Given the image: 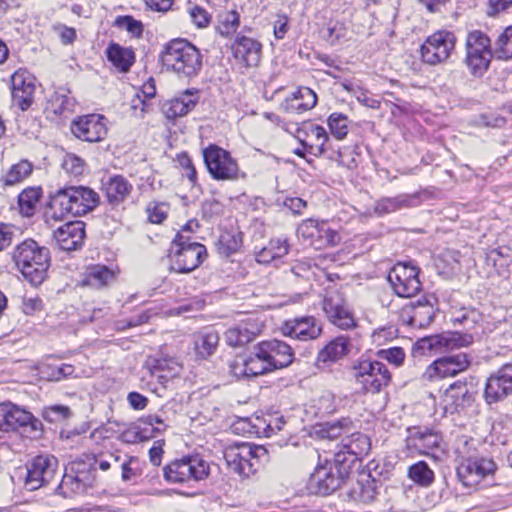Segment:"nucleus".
<instances>
[{
	"instance_id": "obj_59",
	"label": "nucleus",
	"mask_w": 512,
	"mask_h": 512,
	"mask_svg": "<svg viewBox=\"0 0 512 512\" xmlns=\"http://www.w3.org/2000/svg\"><path fill=\"white\" fill-rule=\"evenodd\" d=\"M158 369L160 370H165L167 369L168 370V373L165 374V375H159L158 378L159 379H163V380H168L169 378H172V377H175L177 376L180 371H181V366L179 365L178 362L174 361V360H164V361H159V364H158Z\"/></svg>"
},
{
	"instance_id": "obj_42",
	"label": "nucleus",
	"mask_w": 512,
	"mask_h": 512,
	"mask_svg": "<svg viewBox=\"0 0 512 512\" xmlns=\"http://www.w3.org/2000/svg\"><path fill=\"white\" fill-rule=\"evenodd\" d=\"M41 197V189L29 187L18 196L19 209L22 215L30 217L34 214Z\"/></svg>"
},
{
	"instance_id": "obj_37",
	"label": "nucleus",
	"mask_w": 512,
	"mask_h": 512,
	"mask_svg": "<svg viewBox=\"0 0 512 512\" xmlns=\"http://www.w3.org/2000/svg\"><path fill=\"white\" fill-rule=\"evenodd\" d=\"M33 171V164L26 159L11 165L1 176L3 186H14L27 179Z\"/></svg>"
},
{
	"instance_id": "obj_33",
	"label": "nucleus",
	"mask_w": 512,
	"mask_h": 512,
	"mask_svg": "<svg viewBox=\"0 0 512 512\" xmlns=\"http://www.w3.org/2000/svg\"><path fill=\"white\" fill-rule=\"evenodd\" d=\"M105 52L112 65L123 73L128 72L135 61L133 50L118 43H110Z\"/></svg>"
},
{
	"instance_id": "obj_7",
	"label": "nucleus",
	"mask_w": 512,
	"mask_h": 512,
	"mask_svg": "<svg viewBox=\"0 0 512 512\" xmlns=\"http://www.w3.org/2000/svg\"><path fill=\"white\" fill-rule=\"evenodd\" d=\"M207 257L206 247L198 242H191L189 237L177 233L172 241L169 253V270L187 274L195 270Z\"/></svg>"
},
{
	"instance_id": "obj_24",
	"label": "nucleus",
	"mask_w": 512,
	"mask_h": 512,
	"mask_svg": "<svg viewBox=\"0 0 512 512\" xmlns=\"http://www.w3.org/2000/svg\"><path fill=\"white\" fill-rule=\"evenodd\" d=\"M281 332L284 336L300 341L314 340L321 335L322 324L313 316H304L284 322Z\"/></svg>"
},
{
	"instance_id": "obj_10",
	"label": "nucleus",
	"mask_w": 512,
	"mask_h": 512,
	"mask_svg": "<svg viewBox=\"0 0 512 512\" xmlns=\"http://www.w3.org/2000/svg\"><path fill=\"white\" fill-rule=\"evenodd\" d=\"M498 469L492 458L463 459L457 466V477L466 487L477 489L483 482H490Z\"/></svg>"
},
{
	"instance_id": "obj_58",
	"label": "nucleus",
	"mask_w": 512,
	"mask_h": 512,
	"mask_svg": "<svg viewBox=\"0 0 512 512\" xmlns=\"http://www.w3.org/2000/svg\"><path fill=\"white\" fill-rule=\"evenodd\" d=\"M189 16L192 22L199 28L206 27L209 24L210 17L207 11L199 6L190 7Z\"/></svg>"
},
{
	"instance_id": "obj_16",
	"label": "nucleus",
	"mask_w": 512,
	"mask_h": 512,
	"mask_svg": "<svg viewBox=\"0 0 512 512\" xmlns=\"http://www.w3.org/2000/svg\"><path fill=\"white\" fill-rule=\"evenodd\" d=\"M337 465V463L330 461L319 464L309 478V490L322 496L330 495L336 491L342 483V476Z\"/></svg>"
},
{
	"instance_id": "obj_51",
	"label": "nucleus",
	"mask_w": 512,
	"mask_h": 512,
	"mask_svg": "<svg viewBox=\"0 0 512 512\" xmlns=\"http://www.w3.org/2000/svg\"><path fill=\"white\" fill-rule=\"evenodd\" d=\"M328 125L332 135L342 140L348 133V118L342 113H332L328 118Z\"/></svg>"
},
{
	"instance_id": "obj_21",
	"label": "nucleus",
	"mask_w": 512,
	"mask_h": 512,
	"mask_svg": "<svg viewBox=\"0 0 512 512\" xmlns=\"http://www.w3.org/2000/svg\"><path fill=\"white\" fill-rule=\"evenodd\" d=\"M510 394H512V364H506L487 379L484 396L486 402L492 404Z\"/></svg>"
},
{
	"instance_id": "obj_35",
	"label": "nucleus",
	"mask_w": 512,
	"mask_h": 512,
	"mask_svg": "<svg viewBox=\"0 0 512 512\" xmlns=\"http://www.w3.org/2000/svg\"><path fill=\"white\" fill-rule=\"evenodd\" d=\"M218 343L219 335L213 329L200 331L194 336L195 352L202 359L211 356L216 351Z\"/></svg>"
},
{
	"instance_id": "obj_49",
	"label": "nucleus",
	"mask_w": 512,
	"mask_h": 512,
	"mask_svg": "<svg viewBox=\"0 0 512 512\" xmlns=\"http://www.w3.org/2000/svg\"><path fill=\"white\" fill-rule=\"evenodd\" d=\"M148 220L152 224L163 223L170 211V205L167 202L151 201L146 206Z\"/></svg>"
},
{
	"instance_id": "obj_14",
	"label": "nucleus",
	"mask_w": 512,
	"mask_h": 512,
	"mask_svg": "<svg viewBox=\"0 0 512 512\" xmlns=\"http://www.w3.org/2000/svg\"><path fill=\"white\" fill-rule=\"evenodd\" d=\"M297 234L317 249L334 247L341 241L340 234L328 227L326 222L313 219L302 221L297 228Z\"/></svg>"
},
{
	"instance_id": "obj_62",
	"label": "nucleus",
	"mask_w": 512,
	"mask_h": 512,
	"mask_svg": "<svg viewBox=\"0 0 512 512\" xmlns=\"http://www.w3.org/2000/svg\"><path fill=\"white\" fill-rule=\"evenodd\" d=\"M14 236L15 232L13 227L0 223V251L12 244Z\"/></svg>"
},
{
	"instance_id": "obj_18",
	"label": "nucleus",
	"mask_w": 512,
	"mask_h": 512,
	"mask_svg": "<svg viewBox=\"0 0 512 512\" xmlns=\"http://www.w3.org/2000/svg\"><path fill=\"white\" fill-rule=\"evenodd\" d=\"M70 129L76 138L90 143L102 141L108 132L106 119L100 114L79 116L72 121Z\"/></svg>"
},
{
	"instance_id": "obj_20",
	"label": "nucleus",
	"mask_w": 512,
	"mask_h": 512,
	"mask_svg": "<svg viewBox=\"0 0 512 512\" xmlns=\"http://www.w3.org/2000/svg\"><path fill=\"white\" fill-rule=\"evenodd\" d=\"M35 89V78L27 70L19 69L12 74V100L22 111L31 106Z\"/></svg>"
},
{
	"instance_id": "obj_34",
	"label": "nucleus",
	"mask_w": 512,
	"mask_h": 512,
	"mask_svg": "<svg viewBox=\"0 0 512 512\" xmlns=\"http://www.w3.org/2000/svg\"><path fill=\"white\" fill-rule=\"evenodd\" d=\"M289 245L286 239L275 238L271 239L269 243L255 253L256 260L261 264H269L277 259L287 255Z\"/></svg>"
},
{
	"instance_id": "obj_11",
	"label": "nucleus",
	"mask_w": 512,
	"mask_h": 512,
	"mask_svg": "<svg viewBox=\"0 0 512 512\" xmlns=\"http://www.w3.org/2000/svg\"><path fill=\"white\" fill-rule=\"evenodd\" d=\"M209 475V465L199 456L177 459L164 467V478L169 483L200 481Z\"/></svg>"
},
{
	"instance_id": "obj_45",
	"label": "nucleus",
	"mask_w": 512,
	"mask_h": 512,
	"mask_svg": "<svg viewBox=\"0 0 512 512\" xmlns=\"http://www.w3.org/2000/svg\"><path fill=\"white\" fill-rule=\"evenodd\" d=\"M327 320L341 330H350L357 326L354 315L350 311L347 303L337 310L336 313L327 318Z\"/></svg>"
},
{
	"instance_id": "obj_61",
	"label": "nucleus",
	"mask_w": 512,
	"mask_h": 512,
	"mask_svg": "<svg viewBox=\"0 0 512 512\" xmlns=\"http://www.w3.org/2000/svg\"><path fill=\"white\" fill-rule=\"evenodd\" d=\"M235 328L241 332V334H239V337L243 339V344L245 345L253 341L254 338L260 334L263 325H254L252 329H247V325H242L240 323L239 325L235 326Z\"/></svg>"
},
{
	"instance_id": "obj_13",
	"label": "nucleus",
	"mask_w": 512,
	"mask_h": 512,
	"mask_svg": "<svg viewBox=\"0 0 512 512\" xmlns=\"http://www.w3.org/2000/svg\"><path fill=\"white\" fill-rule=\"evenodd\" d=\"M419 269L407 263H397L388 273V281L399 297L410 298L421 290Z\"/></svg>"
},
{
	"instance_id": "obj_46",
	"label": "nucleus",
	"mask_w": 512,
	"mask_h": 512,
	"mask_svg": "<svg viewBox=\"0 0 512 512\" xmlns=\"http://www.w3.org/2000/svg\"><path fill=\"white\" fill-rule=\"evenodd\" d=\"M344 304L346 300L343 294L338 290L327 291L321 301V309L326 316L329 318L332 314L336 313Z\"/></svg>"
},
{
	"instance_id": "obj_8",
	"label": "nucleus",
	"mask_w": 512,
	"mask_h": 512,
	"mask_svg": "<svg viewBox=\"0 0 512 512\" xmlns=\"http://www.w3.org/2000/svg\"><path fill=\"white\" fill-rule=\"evenodd\" d=\"M204 164L212 179L217 181H237L245 177L238 161L229 151L216 144H210L202 150Z\"/></svg>"
},
{
	"instance_id": "obj_47",
	"label": "nucleus",
	"mask_w": 512,
	"mask_h": 512,
	"mask_svg": "<svg viewBox=\"0 0 512 512\" xmlns=\"http://www.w3.org/2000/svg\"><path fill=\"white\" fill-rule=\"evenodd\" d=\"M353 430V422L349 418H343L335 422H329L325 424V428L322 430L326 437L329 439L343 438Z\"/></svg>"
},
{
	"instance_id": "obj_26",
	"label": "nucleus",
	"mask_w": 512,
	"mask_h": 512,
	"mask_svg": "<svg viewBox=\"0 0 512 512\" xmlns=\"http://www.w3.org/2000/svg\"><path fill=\"white\" fill-rule=\"evenodd\" d=\"M350 338L340 335L330 340L321 350H319L315 365L320 370H326L346 357L350 352Z\"/></svg>"
},
{
	"instance_id": "obj_36",
	"label": "nucleus",
	"mask_w": 512,
	"mask_h": 512,
	"mask_svg": "<svg viewBox=\"0 0 512 512\" xmlns=\"http://www.w3.org/2000/svg\"><path fill=\"white\" fill-rule=\"evenodd\" d=\"M116 274L104 265H94L87 269L83 284L99 289L113 283Z\"/></svg>"
},
{
	"instance_id": "obj_57",
	"label": "nucleus",
	"mask_w": 512,
	"mask_h": 512,
	"mask_svg": "<svg viewBox=\"0 0 512 512\" xmlns=\"http://www.w3.org/2000/svg\"><path fill=\"white\" fill-rule=\"evenodd\" d=\"M241 242L239 235L223 234L219 239L220 250L228 256L239 249Z\"/></svg>"
},
{
	"instance_id": "obj_43",
	"label": "nucleus",
	"mask_w": 512,
	"mask_h": 512,
	"mask_svg": "<svg viewBox=\"0 0 512 512\" xmlns=\"http://www.w3.org/2000/svg\"><path fill=\"white\" fill-rule=\"evenodd\" d=\"M412 197L408 195H399L392 198H383L376 202L374 211L379 215L388 214L409 206Z\"/></svg>"
},
{
	"instance_id": "obj_48",
	"label": "nucleus",
	"mask_w": 512,
	"mask_h": 512,
	"mask_svg": "<svg viewBox=\"0 0 512 512\" xmlns=\"http://www.w3.org/2000/svg\"><path fill=\"white\" fill-rule=\"evenodd\" d=\"M121 479L124 482L135 481L141 475L140 461L137 457L124 455L120 464Z\"/></svg>"
},
{
	"instance_id": "obj_39",
	"label": "nucleus",
	"mask_w": 512,
	"mask_h": 512,
	"mask_svg": "<svg viewBox=\"0 0 512 512\" xmlns=\"http://www.w3.org/2000/svg\"><path fill=\"white\" fill-rule=\"evenodd\" d=\"M306 135L312 141L311 144H309V153L315 156H321L327 151L326 142L329 136L322 126L310 124L307 127Z\"/></svg>"
},
{
	"instance_id": "obj_32",
	"label": "nucleus",
	"mask_w": 512,
	"mask_h": 512,
	"mask_svg": "<svg viewBox=\"0 0 512 512\" xmlns=\"http://www.w3.org/2000/svg\"><path fill=\"white\" fill-rule=\"evenodd\" d=\"M102 191L111 205H119L131 193V183L121 175L109 177L102 181Z\"/></svg>"
},
{
	"instance_id": "obj_19",
	"label": "nucleus",
	"mask_w": 512,
	"mask_h": 512,
	"mask_svg": "<svg viewBox=\"0 0 512 512\" xmlns=\"http://www.w3.org/2000/svg\"><path fill=\"white\" fill-rule=\"evenodd\" d=\"M469 365L470 360L466 353L441 357L426 368L423 378L427 381H435L446 377H453L466 370Z\"/></svg>"
},
{
	"instance_id": "obj_64",
	"label": "nucleus",
	"mask_w": 512,
	"mask_h": 512,
	"mask_svg": "<svg viewBox=\"0 0 512 512\" xmlns=\"http://www.w3.org/2000/svg\"><path fill=\"white\" fill-rule=\"evenodd\" d=\"M127 401L135 410H143L148 404V399L138 392H130L127 396Z\"/></svg>"
},
{
	"instance_id": "obj_30",
	"label": "nucleus",
	"mask_w": 512,
	"mask_h": 512,
	"mask_svg": "<svg viewBox=\"0 0 512 512\" xmlns=\"http://www.w3.org/2000/svg\"><path fill=\"white\" fill-rule=\"evenodd\" d=\"M316 103L315 92L308 87H300L284 99L280 109L289 114H302L312 109Z\"/></svg>"
},
{
	"instance_id": "obj_12",
	"label": "nucleus",
	"mask_w": 512,
	"mask_h": 512,
	"mask_svg": "<svg viewBox=\"0 0 512 512\" xmlns=\"http://www.w3.org/2000/svg\"><path fill=\"white\" fill-rule=\"evenodd\" d=\"M456 36L448 30H439L427 37L421 46L422 60L430 65L445 62L455 49Z\"/></svg>"
},
{
	"instance_id": "obj_40",
	"label": "nucleus",
	"mask_w": 512,
	"mask_h": 512,
	"mask_svg": "<svg viewBox=\"0 0 512 512\" xmlns=\"http://www.w3.org/2000/svg\"><path fill=\"white\" fill-rule=\"evenodd\" d=\"M240 26V15L236 10H227L219 13L216 31L223 37H231Z\"/></svg>"
},
{
	"instance_id": "obj_41",
	"label": "nucleus",
	"mask_w": 512,
	"mask_h": 512,
	"mask_svg": "<svg viewBox=\"0 0 512 512\" xmlns=\"http://www.w3.org/2000/svg\"><path fill=\"white\" fill-rule=\"evenodd\" d=\"M408 477L422 487H428L435 480L434 471L425 461H418L408 469Z\"/></svg>"
},
{
	"instance_id": "obj_15",
	"label": "nucleus",
	"mask_w": 512,
	"mask_h": 512,
	"mask_svg": "<svg viewBox=\"0 0 512 512\" xmlns=\"http://www.w3.org/2000/svg\"><path fill=\"white\" fill-rule=\"evenodd\" d=\"M58 461L51 455H39L27 466L25 487L34 491L48 485L56 477Z\"/></svg>"
},
{
	"instance_id": "obj_38",
	"label": "nucleus",
	"mask_w": 512,
	"mask_h": 512,
	"mask_svg": "<svg viewBox=\"0 0 512 512\" xmlns=\"http://www.w3.org/2000/svg\"><path fill=\"white\" fill-rule=\"evenodd\" d=\"M76 101L69 94L60 91L54 92L49 98L46 111L54 115H66L72 113L75 109Z\"/></svg>"
},
{
	"instance_id": "obj_29",
	"label": "nucleus",
	"mask_w": 512,
	"mask_h": 512,
	"mask_svg": "<svg viewBox=\"0 0 512 512\" xmlns=\"http://www.w3.org/2000/svg\"><path fill=\"white\" fill-rule=\"evenodd\" d=\"M231 50L234 58L246 67H256L260 63L262 45L251 37L237 35Z\"/></svg>"
},
{
	"instance_id": "obj_54",
	"label": "nucleus",
	"mask_w": 512,
	"mask_h": 512,
	"mask_svg": "<svg viewBox=\"0 0 512 512\" xmlns=\"http://www.w3.org/2000/svg\"><path fill=\"white\" fill-rule=\"evenodd\" d=\"M120 438L125 443L136 444L152 438V433H148L147 429L136 426L123 431Z\"/></svg>"
},
{
	"instance_id": "obj_17",
	"label": "nucleus",
	"mask_w": 512,
	"mask_h": 512,
	"mask_svg": "<svg viewBox=\"0 0 512 512\" xmlns=\"http://www.w3.org/2000/svg\"><path fill=\"white\" fill-rule=\"evenodd\" d=\"M0 421L7 432L19 428L24 432H36L41 427V422L29 411L11 402L0 404Z\"/></svg>"
},
{
	"instance_id": "obj_50",
	"label": "nucleus",
	"mask_w": 512,
	"mask_h": 512,
	"mask_svg": "<svg viewBox=\"0 0 512 512\" xmlns=\"http://www.w3.org/2000/svg\"><path fill=\"white\" fill-rule=\"evenodd\" d=\"M495 53L499 59H512V26L507 27L498 36Z\"/></svg>"
},
{
	"instance_id": "obj_27",
	"label": "nucleus",
	"mask_w": 512,
	"mask_h": 512,
	"mask_svg": "<svg viewBox=\"0 0 512 512\" xmlns=\"http://www.w3.org/2000/svg\"><path fill=\"white\" fill-rule=\"evenodd\" d=\"M85 236V224L82 221L67 222L53 233L57 245L64 251L77 250L83 245Z\"/></svg>"
},
{
	"instance_id": "obj_4",
	"label": "nucleus",
	"mask_w": 512,
	"mask_h": 512,
	"mask_svg": "<svg viewBox=\"0 0 512 512\" xmlns=\"http://www.w3.org/2000/svg\"><path fill=\"white\" fill-rule=\"evenodd\" d=\"M96 462L94 455H87L70 463L56 492L65 498L85 494L96 483Z\"/></svg>"
},
{
	"instance_id": "obj_63",
	"label": "nucleus",
	"mask_w": 512,
	"mask_h": 512,
	"mask_svg": "<svg viewBox=\"0 0 512 512\" xmlns=\"http://www.w3.org/2000/svg\"><path fill=\"white\" fill-rule=\"evenodd\" d=\"M289 19L285 15H278L274 21V36L277 39H283L289 30Z\"/></svg>"
},
{
	"instance_id": "obj_44",
	"label": "nucleus",
	"mask_w": 512,
	"mask_h": 512,
	"mask_svg": "<svg viewBox=\"0 0 512 512\" xmlns=\"http://www.w3.org/2000/svg\"><path fill=\"white\" fill-rule=\"evenodd\" d=\"M246 362L248 365V374H250V377H256L272 371L267 361L264 360L262 355L259 353V348L257 345L253 347L250 355L246 357Z\"/></svg>"
},
{
	"instance_id": "obj_25",
	"label": "nucleus",
	"mask_w": 512,
	"mask_h": 512,
	"mask_svg": "<svg viewBox=\"0 0 512 512\" xmlns=\"http://www.w3.org/2000/svg\"><path fill=\"white\" fill-rule=\"evenodd\" d=\"M407 432L406 448L411 453L430 456V452L440 445V435L429 428L411 427Z\"/></svg>"
},
{
	"instance_id": "obj_2",
	"label": "nucleus",
	"mask_w": 512,
	"mask_h": 512,
	"mask_svg": "<svg viewBox=\"0 0 512 512\" xmlns=\"http://www.w3.org/2000/svg\"><path fill=\"white\" fill-rule=\"evenodd\" d=\"M12 260L23 277L34 286L43 283L51 264L50 250L33 239H25L13 249Z\"/></svg>"
},
{
	"instance_id": "obj_3",
	"label": "nucleus",
	"mask_w": 512,
	"mask_h": 512,
	"mask_svg": "<svg viewBox=\"0 0 512 512\" xmlns=\"http://www.w3.org/2000/svg\"><path fill=\"white\" fill-rule=\"evenodd\" d=\"M160 59L167 69L188 78L198 75L202 67L199 49L184 39L170 41Z\"/></svg>"
},
{
	"instance_id": "obj_22",
	"label": "nucleus",
	"mask_w": 512,
	"mask_h": 512,
	"mask_svg": "<svg viewBox=\"0 0 512 512\" xmlns=\"http://www.w3.org/2000/svg\"><path fill=\"white\" fill-rule=\"evenodd\" d=\"M257 347L272 371L285 368L293 362L292 348L283 341L277 339L262 341L257 344Z\"/></svg>"
},
{
	"instance_id": "obj_53",
	"label": "nucleus",
	"mask_w": 512,
	"mask_h": 512,
	"mask_svg": "<svg viewBox=\"0 0 512 512\" xmlns=\"http://www.w3.org/2000/svg\"><path fill=\"white\" fill-rule=\"evenodd\" d=\"M114 26L126 30L132 37L138 38L142 35L143 24L132 16H119L114 22Z\"/></svg>"
},
{
	"instance_id": "obj_52",
	"label": "nucleus",
	"mask_w": 512,
	"mask_h": 512,
	"mask_svg": "<svg viewBox=\"0 0 512 512\" xmlns=\"http://www.w3.org/2000/svg\"><path fill=\"white\" fill-rule=\"evenodd\" d=\"M72 415L71 410L65 405L46 406L42 410V417L50 423H59Z\"/></svg>"
},
{
	"instance_id": "obj_60",
	"label": "nucleus",
	"mask_w": 512,
	"mask_h": 512,
	"mask_svg": "<svg viewBox=\"0 0 512 512\" xmlns=\"http://www.w3.org/2000/svg\"><path fill=\"white\" fill-rule=\"evenodd\" d=\"M230 372L236 378H251L248 374L246 358H237L230 363Z\"/></svg>"
},
{
	"instance_id": "obj_1",
	"label": "nucleus",
	"mask_w": 512,
	"mask_h": 512,
	"mask_svg": "<svg viewBox=\"0 0 512 512\" xmlns=\"http://www.w3.org/2000/svg\"><path fill=\"white\" fill-rule=\"evenodd\" d=\"M98 204V193L89 187L69 186L60 188L50 195L46 221H58L67 214L82 216L94 210Z\"/></svg>"
},
{
	"instance_id": "obj_5",
	"label": "nucleus",
	"mask_w": 512,
	"mask_h": 512,
	"mask_svg": "<svg viewBox=\"0 0 512 512\" xmlns=\"http://www.w3.org/2000/svg\"><path fill=\"white\" fill-rule=\"evenodd\" d=\"M351 377L360 391L365 394L380 393L392 380V375L383 362L368 358L353 362Z\"/></svg>"
},
{
	"instance_id": "obj_56",
	"label": "nucleus",
	"mask_w": 512,
	"mask_h": 512,
	"mask_svg": "<svg viewBox=\"0 0 512 512\" xmlns=\"http://www.w3.org/2000/svg\"><path fill=\"white\" fill-rule=\"evenodd\" d=\"M377 357L386 360L389 363L400 366L405 359V353L400 347H391L388 349H381L377 352Z\"/></svg>"
},
{
	"instance_id": "obj_31",
	"label": "nucleus",
	"mask_w": 512,
	"mask_h": 512,
	"mask_svg": "<svg viewBox=\"0 0 512 512\" xmlns=\"http://www.w3.org/2000/svg\"><path fill=\"white\" fill-rule=\"evenodd\" d=\"M197 100V92L186 90L180 96L166 100L161 110L167 119L183 117L195 107Z\"/></svg>"
},
{
	"instance_id": "obj_6",
	"label": "nucleus",
	"mask_w": 512,
	"mask_h": 512,
	"mask_svg": "<svg viewBox=\"0 0 512 512\" xmlns=\"http://www.w3.org/2000/svg\"><path fill=\"white\" fill-rule=\"evenodd\" d=\"M268 458V452L261 445L247 442L228 446L224 450L227 466L242 477L255 474Z\"/></svg>"
},
{
	"instance_id": "obj_55",
	"label": "nucleus",
	"mask_w": 512,
	"mask_h": 512,
	"mask_svg": "<svg viewBox=\"0 0 512 512\" xmlns=\"http://www.w3.org/2000/svg\"><path fill=\"white\" fill-rule=\"evenodd\" d=\"M62 167L67 173L79 176L84 172L85 162L79 156L70 153L64 156Z\"/></svg>"
},
{
	"instance_id": "obj_9",
	"label": "nucleus",
	"mask_w": 512,
	"mask_h": 512,
	"mask_svg": "<svg viewBox=\"0 0 512 512\" xmlns=\"http://www.w3.org/2000/svg\"><path fill=\"white\" fill-rule=\"evenodd\" d=\"M464 62L469 72L475 77H481L489 68L493 57L491 41L480 30L469 32L465 40Z\"/></svg>"
},
{
	"instance_id": "obj_28",
	"label": "nucleus",
	"mask_w": 512,
	"mask_h": 512,
	"mask_svg": "<svg viewBox=\"0 0 512 512\" xmlns=\"http://www.w3.org/2000/svg\"><path fill=\"white\" fill-rule=\"evenodd\" d=\"M370 450L369 438L360 432H350L342 438L337 445V451L334 454V461L337 464H343L347 458L346 454L356 458L366 455Z\"/></svg>"
},
{
	"instance_id": "obj_23",
	"label": "nucleus",
	"mask_w": 512,
	"mask_h": 512,
	"mask_svg": "<svg viewBox=\"0 0 512 512\" xmlns=\"http://www.w3.org/2000/svg\"><path fill=\"white\" fill-rule=\"evenodd\" d=\"M472 343L473 336L471 334L453 332L445 335H433L425 337L417 341L416 349L425 354L426 352L438 351L441 348H462L469 346Z\"/></svg>"
}]
</instances>
